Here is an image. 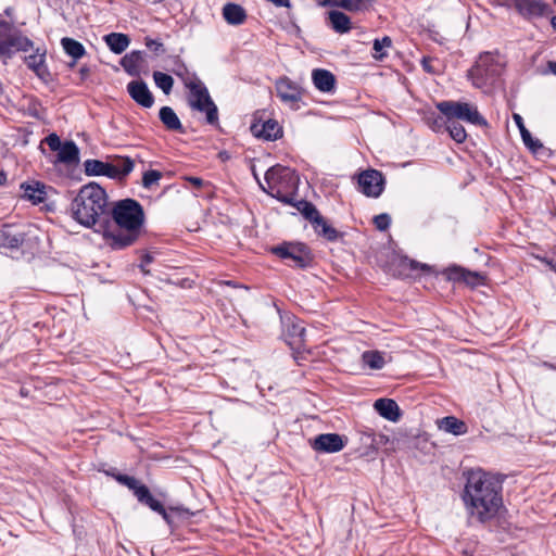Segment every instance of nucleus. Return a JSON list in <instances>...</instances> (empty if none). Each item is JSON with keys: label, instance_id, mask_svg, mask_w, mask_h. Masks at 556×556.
Returning <instances> with one entry per match:
<instances>
[{"label": "nucleus", "instance_id": "47", "mask_svg": "<svg viewBox=\"0 0 556 556\" xmlns=\"http://www.w3.org/2000/svg\"><path fill=\"white\" fill-rule=\"evenodd\" d=\"M292 328H293V333L296 334L300 338V340L302 341L304 333H305V329L301 325H293Z\"/></svg>", "mask_w": 556, "mask_h": 556}, {"label": "nucleus", "instance_id": "4", "mask_svg": "<svg viewBox=\"0 0 556 556\" xmlns=\"http://www.w3.org/2000/svg\"><path fill=\"white\" fill-rule=\"evenodd\" d=\"M265 182L267 188L261 185L265 192L283 203H292L299 185V177L293 169L275 165L266 172Z\"/></svg>", "mask_w": 556, "mask_h": 556}, {"label": "nucleus", "instance_id": "53", "mask_svg": "<svg viewBox=\"0 0 556 556\" xmlns=\"http://www.w3.org/2000/svg\"><path fill=\"white\" fill-rule=\"evenodd\" d=\"M404 265H409L412 269H416L419 265L415 261H404Z\"/></svg>", "mask_w": 556, "mask_h": 556}, {"label": "nucleus", "instance_id": "25", "mask_svg": "<svg viewBox=\"0 0 556 556\" xmlns=\"http://www.w3.org/2000/svg\"><path fill=\"white\" fill-rule=\"evenodd\" d=\"M22 189L24 190L23 197L34 204L43 202L47 195L46 186L39 181H31L23 184Z\"/></svg>", "mask_w": 556, "mask_h": 556}, {"label": "nucleus", "instance_id": "50", "mask_svg": "<svg viewBox=\"0 0 556 556\" xmlns=\"http://www.w3.org/2000/svg\"><path fill=\"white\" fill-rule=\"evenodd\" d=\"M163 519L168 523L170 525L172 523V518L169 516V514L167 513V510L165 508H163V513H159Z\"/></svg>", "mask_w": 556, "mask_h": 556}, {"label": "nucleus", "instance_id": "63", "mask_svg": "<svg viewBox=\"0 0 556 556\" xmlns=\"http://www.w3.org/2000/svg\"><path fill=\"white\" fill-rule=\"evenodd\" d=\"M420 267H421L422 269L428 268V266H427V265H421Z\"/></svg>", "mask_w": 556, "mask_h": 556}, {"label": "nucleus", "instance_id": "56", "mask_svg": "<svg viewBox=\"0 0 556 556\" xmlns=\"http://www.w3.org/2000/svg\"><path fill=\"white\" fill-rule=\"evenodd\" d=\"M548 265L556 271V256L548 262Z\"/></svg>", "mask_w": 556, "mask_h": 556}, {"label": "nucleus", "instance_id": "20", "mask_svg": "<svg viewBox=\"0 0 556 556\" xmlns=\"http://www.w3.org/2000/svg\"><path fill=\"white\" fill-rule=\"evenodd\" d=\"M314 86L321 92H331L334 89V75L323 68L314 70L312 73Z\"/></svg>", "mask_w": 556, "mask_h": 556}, {"label": "nucleus", "instance_id": "18", "mask_svg": "<svg viewBox=\"0 0 556 556\" xmlns=\"http://www.w3.org/2000/svg\"><path fill=\"white\" fill-rule=\"evenodd\" d=\"M392 361L390 353L381 352L378 350L365 351L362 354V363L372 370H379L384 367L387 363Z\"/></svg>", "mask_w": 556, "mask_h": 556}, {"label": "nucleus", "instance_id": "2", "mask_svg": "<svg viewBox=\"0 0 556 556\" xmlns=\"http://www.w3.org/2000/svg\"><path fill=\"white\" fill-rule=\"evenodd\" d=\"M112 218L113 224L101 226L105 243L114 250L134 244L144 222L142 206L132 199L117 201L112 207Z\"/></svg>", "mask_w": 556, "mask_h": 556}, {"label": "nucleus", "instance_id": "46", "mask_svg": "<svg viewBox=\"0 0 556 556\" xmlns=\"http://www.w3.org/2000/svg\"><path fill=\"white\" fill-rule=\"evenodd\" d=\"M444 124L445 121H442L440 116L433 117L432 122L430 123L432 129L434 130H439Z\"/></svg>", "mask_w": 556, "mask_h": 556}, {"label": "nucleus", "instance_id": "31", "mask_svg": "<svg viewBox=\"0 0 556 556\" xmlns=\"http://www.w3.org/2000/svg\"><path fill=\"white\" fill-rule=\"evenodd\" d=\"M78 148L73 141H66L58 152V160L62 163L71 164L78 161Z\"/></svg>", "mask_w": 556, "mask_h": 556}, {"label": "nucleus", "instance_id": "11", "mask_svg": "<svg viewBox=\"0 0 556 556\" xmlns=\"http://www.w3.org/2000/svg\"><path fill=\"white\" fill-rule=\"evenodd\" d=\"M33 47L34 43L28 37L14 33L5 40H0V58H10L15 51L28 52Z\"/></svg>", "mask_w": 556, "mask_h": 556}, {"label": "nucleus", "instance_id": "36", "mask_svg": "<svg viewBox=\"0 0 556 556\" xmlns=\"http://www.w3.org/2000/svg\"><path fill=\"white\" fill-rule=\"evenodd\" d=\"M153 79H154V83L155 85L165 93V94H169L172 89H173V85H174V79L172 76L165 74V73H162V72H154L153 73Z\"/></svg>", "mask_w": 556, "mask_h": 556}, {"label": "nucleus", "instance_id": "7", "mask_svg": "<svg viewBox=\"0 0 556 556\" xmlns=\"http://www.w3.org/2000/svg\"><path fill=\"white\" fill-rule=\"evenodd\" d=\"M437 109L447 119H459L477 126H486L485 118L479 113L477 106L467 102L441 101Z\"/></svg>", "mask_w": 556, "mask_h": 556}, {"label": "nucleus", "instance_id": "30", "mask_svg": "<svg viewBox=\"0 0 556 556\" xmlns=\"http://www.w3.org/2000/svg\"><path fill=\"white\" fill-rule=\"evenodd\" d=\"M160 119L168 130H182V125L175 111L169 106L160 110Z\"/></svg>", "mask_w": 556, "mask_h": 556}, {"label": "nucleus", "instance_id": "54", "mask_svg": "<svg viewBox=\"0 0 556 556\" xmlns=\"http://www.w3.org/2000/svg\"><path fill=\"white\" fill-rule=\"evenodd\" d=\"M422 66H424V68H425L427 72H431V71H432V70H431V67H430V65H429V60H428V59H426V58L422 60Z\"/></svg>", "mask_w": 556, "mask_h": 556}, {"label": "nucleus", "instance_id": "6", "mask_svg": "<svg viewBox=\"0 0 556 556\" xmlns=\"http://www.w3.org/2000/svg\"><path fill=\"white\" fill-rule=\"evenodd\" d=\"M503 67L504 61L498 53L484 52L480 54L468 76L475 87L483 88L494 83L501 75Z\"/></svg>", "mask_w": 556, "mask_h": 556}, {"label": "nucleus", "instance_id": "38", "mask_svg": "<svg viewBox=\"0 0 556 556\" xmlns=\"http://www.w3.org/2000/svg\"><path fill=\"white\" fill-rule=\"evenodd\" d=\"M455 273L458 278H462L471 286L481 285L483 282V276L478 273L465 271L463 269H456Z\"/></svg>", "mask_w": 556, "mask_h": 556}, {"label": "nucleus", "instance_id": "12", "mask_svg": "<svg viewBox=\"0 0 556 556\" xmlns=\"http://www.w3.org/2000/svg\"><path fill=\"white\" fill-rule=\"evenodd\" d=\"M346 440L338 433L317 435L312 442L313 450L320 453H337L345 446Z\"/></svg>", "mask_w": 556, "mask_h": 556}, {"label": "nucleus", "instance_id": "26", "mask_svg": "<svg viewBox=\"0 0 556 556\" xmlns=\"http://www.w3.org/2000/svg\"><path fill=\"white\" fill-rule=\"evenodd\" d=\"M104 41L110 50L116 54L123 53L130 43L128 36L122 33H111L104 37Z\"/></svg>", "mask_w": 556, "mask_h": 556}, {"label": "nucleus", "instance_id": "24", "mask_svg": "<svg viewBox=\"0 0 556 556\" xmlns=\"http://www.w3.org/2000/svg\"><path fill=\"white\" fill-rule=\"evenodd\" d=\"M440 430L454 435L465 434L468 430L466 424L454 416H446L438 420Z\"/></svg>", "mask_w": 556, "mask_h": 556}, {"label": "nucleus", "instance_id": "16", "mask_svg": "<svg viewBox=\"0 0 556 556\" xmlns=\"http://www.w3.org/2000/svg\"><path fill=\"white\" fill-rule=\"evenodd\" d=\"M110 178L123 179L129 175L135 166L134 161L128 156H113L109 160Z\"/></svg>", "mask_w": 556, "mask_h": 556}, {"label": "nucleus", "instance_id": "27", "mask_svg": "<svg viewBox=\"0 0 556 556\" xmlns=\"http://www.w3.org/2000/svg\"><path fill=\"white\" fill-rule=\"evenodd\" d=\"M143 62V56L141 51H132L126 54L121 64L123 68L130 75H137L139 73L140 66Z\"/></svg>", "mask_w": 556, "mask_h": 556}, {"label": "nucleus", "instance_id": "17", "mask_svg": "<svg viewBox=\"0 0 556 556\" xmlns=\"http://www.w3.org/2000/svg\"><path fill=\"white\" fill-rule=\"evenodd\" d=\"M27 66L42 80H48L50 74L46 66V50L37 48L34 54L25 58Z\"/></svg>", "mask_w": 556, "mask_h": 556}, {"label": "nucleus", "instance_id": "37", "mask_svg": "<svg viewBox=\"0 0 556 556\" xmlns=\"http://www.w3.org/2000/svg\"><path fill=\"white\" fill-rule=\"evenodd\" d=\"M302 207H299L306 219L314 226L321 220L323 216L319 214L315 205L309 202H301Z\"/></svg>", "mask_w": 556, "mask_h": 556}, {"label": "nucleus", "instance_id": "23", "mask_svg": "<svg viewBox=\"0 0 556 556\" xmlns=\"http://www.w3.org/2000/svg\"><path fill=\"white\" fill-rule=\"evenodd\" d=\"M328 22L330 27L338 34H346L352 29L351 18L338 10L328 12Z\"/></svg>", "mask_w": 556, "mask_h": 556}, {"label": "nucleus", "instance_id": "15", "mask_svg": "<svg viewBox=\"0 0 556 556\" xmlns=\"http://www.w3.org/2000/svg\"><path fill=\"white\" fill-rule=\"evenodd\" d=\"M251 130L256 137L265 140H276L282 136V128L275 119L255 123L252 125Z\"/></svg>", "mask_w": 556, "mask_h": 556}, {"label": "nucleus", "instance_id": "57", "mask_svg": "<svg viewBox=\"0 0 556 556\" xmlns=\"http://www.w3.org/2000/svg\"><path fill=\"white\" fill-rule=\"evenodd\" d=\"M2 28H3L5 31H7V30H8V31H9V30H11V26H10L9 24H7V23H2V24H0V29H2Z\"/></svg>", "mask_w": 556, "mask_h": 556}, {"label": "nucleus", "instance_id": "35", "mask_svg": "<svg viewBox=\"0 0 556 556\" xmlns=\"http://www.w3.org/2000/svg\"><path fill=\"white\" fill-rule=\"evenodd\" d=\"M315 230L321 235L323 237H325L327 240L329 241H336L339 239L340 235H339V231L337 229H334L332 226H330L325 219L324 217L321 218L320 222H318L315 226H314Z\"/></svg>", "mask_w": 556, "mask_h": 556}, {"label": "nucleus", "instance_id": "40", "mask_svg": "<svg viewBox=\"0 0 556 556\" xmlns=\"http://www.w3.org/2000/svg\"><path fill=\"white\" fill-rule=\"evenodd\" d=\"M116 480L119 483L126 485L128 489L132 490L136 496L138 489L144 486L143 484H140L134 477L127 475H118L116 476Z\"/></svg>", "mask_w": 556, "mask_h": 556}, {"label": "nucleus", "instance_id": "52", "mask_svg": "<svg viewBox=\"0 0 556 556\" xmlns=\"http://www.w3.org/2000/svg\"><path fill=\"white\" fill-rule=\"evenodd\" d=\"M547 67L554 75H556V62L549 61L547 63Z\"/></svg>", "mask_w": 556, "mask_h": 556}, {"label": "nucleus", "instance_id": "42", "mask_svg": "<svg viewBox=\"0 0 556 556\" xmlns=\"http://www.w3.org/2000/svg\"><path fill=\"white\" fill-rule=\"evenodd\" d=\"M523 143L533 152L538 151L540 148H542V144L539 140H534L531 136V132H526L523 136H521Z\"/></svg>", "mask_w": 556, "mask_h": 556}, {"label": "nucleus", "instance_id": "9", "mask_svg": "<svg viewBox=\"0 0 556 556\" xmlns=\"http://www.w3.org/2000/svg\"><path fill=\"white\" fill-rule=\"evenodd\" d=\"M383 176L376 169L365 170L358 177L359 190L367 197H379L383 191Z\"/></svg>", "mask_w": 556, "mask_h": 556}, {"label": "nucleus", "instance_id": "64", "mask_svg": "<svg viewBox=\"0 0 556 556\" xmlns=\"http://www.w3.org/2000/svg\"><path fill=\"white\" fill-rule=\"evenodd\" d=\"M219 156H222L223 159H226V155H224V153H219Z\"/></svg>", "mask_w": 556, "mask_h": 556}, {"label": "nucleus", "instance_id": "62", "mask_svg": "<svg viewBox=\"0 0 556 556\" xmlns=\"http://www.w3.org/2000/svg\"><path fill=\"white\" fill-rule=\"evenodd\" d=\"M253 175H254L255 179H257V180H258L257 173H255V170H254V169H253Z\"/></svg>", "mask_w": 556, "mask_h": 556}, {"label": "nucleus", "instance_id": "32", "mask_svg": "<svg viewBox=\"0 0 556 556\" xmlns=\"http://www.w3.org/2000/svg\"><path fill=\"white\" fill-rule=\"evenodd\" d=\"M137 500L149 506L153 511L156 513H163L164 506L161 502L155 500L152 494L150 493L149 489L147 486L139 488L137 491Z\"/></svg>", "mask_w": 556, "mask_h": 556}, {"label": "nucleus", "instance_id": "59", "mask_svg": "<svg viewBox=\"0 0 556 556\" xmlns=\"http://www.w3.org/2000/svg\"><path fill=\"white\" fill-rule=\"evenodd\" d=\"M543 366H545V367H547V368H551V369H556V366H554V365H552V364H549V363H547V362H544V363H543Z\"/></svg>", "mask_w": 556, "mask_h": 556}, {"label": "nucleus", "instance_id": "51", "mask_svg": "<svg viewBox=\"0 0 556 556\" xmlns=\"http://www.w3.org/2000/svg\"><path fill=\"white\" fill-rule=\"evenodd\" d=\"M386 440V437L384 435H378V439L377 438H372L371 440V444H379V443H382L383 441Z\"/></svg>", "mask_w": 556, "mask_h": 556}, {"label": "nucleus", "instance_id": "14", "mask_svg": "<svg viewBox=\"0 0 556 556\" xmlns=\"http://www.w3.org/2000/svg\"><path fill=\"white\" fill-rule=\"evenodd\" d=\"M375 0H321L319 5L327 8H340L350 13H359L367 11L374 3Z\"/></svg>", "mask_w": 556, "mask_h": 556}, {"label": "nucleus", "instance_id": "55", "mask_svg": "<svg viewBox=\"0 0 556 556\" xmlns=\"http://www.w3.org/2000/svg\"><path fill=\"white\" fill-rule=\"evenodd\" d=\"M21 240L17 237H13L10 241L11 247H17L20 244Z\"/></svg>", "mask_w": 556, "mask_h": 556}, {"label": "nucleus", "instance_id": "33", "mask_svg": "<svg viewBox=\"0 0 556 556\" xmlns=\"http://www.w3.org/2000/svg\"><path fill=\"white\" fill-rule=\"evenodd\" d=\"M445 126L450 136L458 143H462L467 138V132L463 125L457 123L455 119L447 121L445 118Z\"/></svg>", "mask_w": 556, "mask_h": 556}, {"label": "nucleus", "instance_id": "44", "mask_svg": "<svg viewBox=\"0 0 556 556\" xmlns=\"http://www.w3.org/2000/svg\"><path fill=\"white\" fill-rule=\"evenodd\" d=\"M153 262V256L151 254H146L143 257H142V262L140 264V268L141 270L144 273V274H148L149 270L146 269V266L150 263Z\"/></svg>", "mask_w": 556, "mask_h": 556}, {"label": "nucleus", "instance_id": "39", "mask_svg": "<svg viewBox=\"0 0 556 556\" xmlns=\"http://www.w3.org/2000/svg\"><path fill=\"white\" fill-rule=\"evenodd\" d=\"M161 178L162 174L159 170H147L142 176V186L150 189L152 186L157 185Z\"/></svg>", "mask_w": 556, "mask_h": 556}, {"label": "nucleus", "instance_id": "28", "mask_svg": "<svg viewBox=\"0 0 556 556\" xmlns=\"http://www.w3.org/2000/svg\"><path fill=\"white\" fill-rule=\"evenodd\" d=\"M85 173L88 176H106L110 178V164L100 160H86L84 163Z\"/></svg>", "mask_w": 556, "mask_h": 556}, {"label": "nucleus", "instance_id": "21", "mask_svg": "<svg viewBox=\"0 0 556 556\" xmlns=\"http://www.w3.org/2000/svg\"><path fill=\"white\" fill-rule=\"evenodd\" d=\"M374 407L380 416L390 421H397L401 416L399 405L391 399H379Z\"/></svg>", "mask_w": 556, "mask_h": 556}, {"label": "nucleus", "instance_id": "58", "mask_svg": "<svg viewBox=\"0 0 556 556\" xmlns=\"http://www.w3.org/2000/svg\"><path fill=\"white\" fill-rule=\"evenodd\" d=\"M519 130H520V135H521V136H523V134H526V132H529V130L526 128V126H525V125H522V126L519 128Z\"/></svg>", "mask_w": 556, "mask_h": 556}, {"label": "nucleus", "instance_id": "61", "mask_svg": "<svg viewBox=\"0 0 556 556\" xmlns=\"http://www.w3.org/2000/svg\"><path fill=\"white\" fill-rule=\"evenodd\" d=\"M552 26L556 29V15L552 18Z\"/></svg>", "mask_w": 556, "mask_h": 556}, {"label": "nucleus", "instance_id": "41", "mask_svg": "<svg viewBox=\"0 0 556 556\" xmlns=\"http://www.w3.org/2000/svg\"><path fill=\"white\" fill-rule=\"evenodd\" d=\"M375 226L379 230H386L391 224V218L388 214H379L374 218Z\"/></svg>", "mask_w": 556, "mask_h": 556}, {"label": "nucleus", "instance_id": "45", "mask_svg": "<svg viewBox=\"0 0 556 556\" xmlns=\"http://www.w3.org/2000/svg\"><path fill=\"white\" fill-rule=\"evenodd\" d=\"M186 180H188L195 188H201L205 185L204 180L199 177H187Z\"/></svg>", "mask_w": 556, "mask_h": 556}, {"label": "nucleus", "instance_id": "43", "mask_svg": "<svg viewBox=\"0 0 556 556\" xmlns=\"http://www.w3.org/2000/svg\"><path fill=\"white\" fill-rule=\"evenodd\" d=\"M46 142L52 151H58V152L63 144L56 134H50L46 138Z\"/></svg>", "mask_w": 556, "mask_h": 556}, {"label": "nucleus", "instance_id": "3", "mask_svg": "<svg viewBox=\"0 0 556 556\" xmlns=\"http://www.w3.org/2000/svg\"><path fill=\"white\" fill-rule=\"evenodd\" d=\"M72 217L86 228L94 226L110 212L108 194L96 182L83 186L71 203Z\"/></svg>", "mask_w": 556, "mask_h": 556}, {"label": "nucleus", "instance_id": "1", "mask_svg": "<svg viewBox=\"0 0 556 556\" xmlns=\"http://www.w3.org/2000/svg\"><path fill=\"white\" fill-rule=\"evenodd\" d=\"M502 491L496 476L481 469L469 471L462 495L468 516L482 523L495 518L503 506Z\"/></svg>", "mask_w": 556, "mask_h": 556}, {"label": "nucleus", "instance_id": "8", "mask_svg": "<svg viewBox=\"0 0 556 556\" xmlns=\"http://www.w3.org/2000/svg\"><path fill=\"white\" fill-rule=\"evenodd\" d=\"M270 252L286 261L289 266L296 268H304L308 266L312 261L311 252L303 243L283 242L282 244L273 247Z\"/></svg>", "mask_w": 556, "mask_h": 556}, {"label": "nucleus", "instance_id": "19", "mask_svg": "<svg viewBox=\"0 0 556 556\" xmlns=\"http://www.w3.org/2000/svg\"><path fill=\"white\" fill-rule=\"evenodd\" d=\"M515 7L526 17L542 16L547 9L541 0H515Z\"/></svg>", "mask_w": 556, "mask_h": 556}, {"label": "nucleus", "instance_id": "10", "mask_svg": "<svg viewBox=\"0 0 556 556\" xmlns=\"http://www.w3.org/2000/svg\"><path fill=\"white\" fill-rule=\"evenodd\" d=\"M277 96L280 100L291 108H298L302 99V88L288 77L279 78L276 83Z\"/></svg>", "mask_w": 556, "mask_h": 556}, {"label": "nucleus", "instance_id": "22", "mask_svg": "<svg viewBox=\"0 0 556 556\" xmlns=\"http://www.w3.org/2000/svg\"><path fill=\"white\" fill-rule=\"evenodd\" d=\"M223 17L230 25H241L247 20V12L240 4L228 2L223 7Z\"/></svg>", "mask_w": 556, "mask_h": 556}, {"label": "nucleus", "instance_id": "60", "mask_svg": "<svg viewBox=\"0 0 556 556\" xmlns=\"http://www.w3.org/2000/svg\"><path fill=\"white\" fill-rule=\"evenodd\" d=\"M80 74L83 76L87 75L88 74V68H86V67L80 68Z\"/></svg>", "mask_w": 556, "mask_h": 556}, {"label": "nucleus", "instance_id": "29", "mask_svg": "<svg viewBox=\"0 0 556 556\" xmlns=\"http://www.w3.org/2000/svg\"><path fill=\"white\" fill-rule=\"evenodd\" d=\"M61 45L64 51L74 59V62L71 64V66H74L75 62L81 59L86 53L85 47L73 38H63L61 40Z\"/></svg>", "mask_w": 556, "mask_h": 556}, {"label": "nucleus", "instance_id": "49", "mask_svg": "<svg viewBox=\"0 0 556 556\" xmlns=\"http://www.w3.org/2000/svg\"><path fill=\"white\" fill-rule=\"evenodd\" d=\"M513 118L518 128H520L522 125H525L523 119L519 114H514Z\"/></svg>", "mask_w": 556, "mask_h": 556}, {"label": "nucleus", "instance_id": "48", "mask_svg": "<svg viewBox=\"0 0 556 556\" xmlns=\"http://www.w3.org/2000/svg\"><path fill=\"white\" fill-rule=\"evenodd\" d=\"M147 47H149L150 49H154L155 51L162 47V43L155 41V40H148L147 41Z\"/></svg>", "mask_w": 556, "mask_h": 556}, {"label": "nucleus", "instance_id": "5", "mask_svg": "<svg viewBox=\"0 0 556 556\" xmlns=\"http://www.w3.org/2000/svg\"><path fill=\"white\" fill-rule=\"evenodd\" d=\"M186 88L189 90L188 103L192 110L205 113L206 122L211 125L218 123V110L210 97L205 85L198 77H187L184 79Z\"/></svg>", "mask_w": 556, "mask_h": 556}, {"label": "nucleus", "instance_id": "34", "mask_svg": "<svg viewBox=\"0 0 556 556\" xmlns=\"http://www.w3.org/2000/svg\"><path fill=\"white\" fill-rule=\"evenodd\" d=\"M392 46V39L389 36H384L381 39H375L372 45V56L376 60H382L384 56H387V50L391 48Z\"/></svg>", "mask_w": 556, "mask_h": 556}, {"label": "nucleus", "instance_id": "13", "mask_svg": "<svg viewBox=\"0 0 556 556\" xmlns=\"http://www.w3.org/2000/svg\"><path fill=\"white\" fill-rule=\"evenodd\" d=\"M130 98L139 105L150 109L154 103V97L147 84L142 80H132L127 85Z\"/></svg>", "mask_w": 556, "mask_h": 556}]
</instances>
